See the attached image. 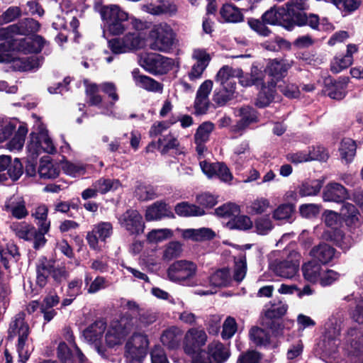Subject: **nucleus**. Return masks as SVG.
<instances>
[{
    "label": "nucleus",
    "instance_id": "nucleus-6",
    "mask_svg": "<svg viewBox=\"0 0 363 363\" xmlns=\"http://www.w3.org/2000/svg\"><path fill=\"white\" fill-rule=\"evenodd\" d=\"M51 276L55 281L61 283L66 280L69 272L64 266H55V262L45 257L38 259L36 263V283L40 287H44Z\"/></svg>",
    "mask_w": 363,
    "mask_h": 363
},
{
    "label": "nucleus",
    "instance_id": "nucleus-7",
    "mask_svg": "<svg viewBox=\"0 0 363 363\" xmlns=\"http://www.w3.org/2000/svg\"><path fill=\"white\" fill-rule=\"evenodd\" d=\"M308 8L307 0H291L286 4V13H291V23L293 26H309L313 29H318L319 25V18L317 15H307L304 10Z\"/></svg>",
    "mask_w": 363,
    "mask_h": 363
},
{
    "label": "nucleus",
    "instance_id": "nucleus-26",
    "mask_svg": "<svg viewBox=\"0 0 363 363\" xmlns=\"http://www.w3.org/2000/svg\"><path fill=\"white\" fill-rule=\"evenodd\" d=\"M43 62V58L38 56L13 59L10 56L9 61H6L5 62H11V67L15 71L28 72L38 69L41 66Z\"/></svg>",
    "mask_w": 363,
    "mask_h": 363
},
{
    "label": "nucleus",
    "instance_id": "nucleus-23",
    "mask_svg": "<svg viewBox=\"0 0 363 363\" xmlns=\"http://www.w3.org/2000/svg\"><path fill=\"white\" fill-rule=\"evenodd\" d=\"M184 240L203 242L213 239L216 234L209 228L177 229Z\"/></svg>",
    "mask_w": 363,
    "mask_h": 363
},
{
    "label": "nucleus",
    "instance_id": "nucleus-29",
    "mask_svg": "<svg viewBox=\"0 0 363 363\" xmlns=\"http://www.w3.org/2000/svg\"><path fill=\"white\" fill-rule=\"evenodd\" d=\"M5 208L7 211L18 219H22L28 215V211L26 208V202L23 198L19 195H13L5 203Z\"/></svg>",
    "mask_w": 363,
    "mask_h": 363
},
{
    "label": "nucleus",
    "instance_id": "nucleus-30",
    "mask_svg": "<svg viewBox=\"0 0 363 363\" xmlns=\"http://www.w3.org/2000/svg\"><path fill=\"white\" fill-rule=\"evenodd\" d=\"M207 349L214 363H224L230 356L229 346L219 341L211 342L208 344Z\"/></svg>",
    "mask_w": 363,
    "mask_h": 363
},
{
    "label": "nucleus",
    "instance_id": "nucleus-63",
    "mask_svg": "<svg viewBox=\"0 0 363 363\" xmlns=\"http://www.w3.org/2000/svg\"><path fill=\"white\" fill-rule=\"evenodd\" d=\"M173 235L170 229H155L151 230L147 235V238L150 242H160Z\"/></svg>",
    "mask_w": 363,
    "mask_h": 363
},
{
    "label": "nucleus",
    "instance_id": "nucleus-9",
    "mask_svg": "<svg viewBox=\"0 0 363 363\" xmlns=\"http://www.w3.org/2000/svg\"><path fill=\"white\" fill-rule=\"evenodd\" d=\"M134 320L132 318L123 316L120 320L113 321L105 335L106 343L109 347L121 345L126 336L133 330Z\"/></svg>",
    "mask_w": 363,
    "mask_h": 363
},
{
    "label": "nucleus",
    "instance_id": "nucleus-15",
    "mask_svg": "<svg viewBox=\"0 0 363 363\" xmlns=\"http://www.w3.org/2000/svg\"><path fill=\"white\" fill-rule=\"evenodd\" d=\"M173 60L156 53H145L140 58V65L151 73L164 74L172 68Z\"/></svg>",
    "mask_w": 363,
    "mask_h": 363
},
{
    "label": "nucleus",
    "instance_id": "nucleus-45",
    "mask_svg": "<svg viewBox=\"0 0 363 363\" xmlns=\"http://www.w3.org/2000/svg\"><path fill=\"white\" fill-rule=\"evenodd\" d=\"M357 145L350 138H345L342 140L339 148L341 159L346 163H350L356 154Z\"/></svg>",
    "mask_w": 363,
    "mask_h": 363
},
{
    "label": "nucleus",
    "instance_id": "nucleus-4",
    "mask_svg": "<svg viewBox=\"0 0 363 363\" xmlns=\"http://www.w3.org/2000/svg\"><path fill=\"white\" fill-rule=\"evenodd\" d=\"M27 150L32 159L36 158L41 152L53 154L56 147L48 135L45 127L40 121L34 125V130L30 134Z\"/></svg>",
    "mask_w": 363,
    "mask_h": 363
},
{
    "label": "nucleus",
    "instance_id": "nucleus-21",
    "mask_svg": "<svg viewBox=\"0 0 363 363\" xmlns=\"http://www.w3.org/2000/svg\"><path fill=\"white\" fill-rule=\"evenodd\" d=\"M213 84V81L207 79L199 87L194 102L196 112L198 114L205 113L207 111L209 104L208 96L212 91Z\"/></svg>",
    "mask_w": 363,
    "mask_h": 363
},
{
    "label": "nucleus",
    "instance_id": "nucleus-31",
    "mask_svg": "<svg viewBox=\"0 0 363 363\" xmlns=\"http://www.w3.org/2000/svg\"><path fill=\"white\" fill-rule=\"evenodd\" d=\"M310 255L322 264H328L337 257L335 248L325 242L315 246L311 250Z\"/></svg>",
    "mask_w": 363,
    "mask_h": 363
},
{
    "label": "nucleus",
    "instance_id": "nucleus-51",
    "mask_svg": "<svg viewBox=\"0 0 363 363\" xmlns=\"http://www.w3.org/2000/svg\"><path fill=\"white\" fill-rule=\"evenodd\" d=\"M249 335L251 341L257 346H266L269 343V335L262 328H252Z\"/></svg>",
    "mask_w": 363,
    "mask_h": 363
},
{
    "label": "nucleus",
    "instance_id": "nucleus-19",
    "mask_svg": "<svg viewBox=\"0 0 363 363\" xmlns=\"http://www.w3.org/2000/svg\"><path fill=\"white\" fill-rule=\"evenodd\" d=\"M40 23L33 18H26L18 23L0 28V40L11 38L12 35H26L38 31Z\"/></svg>",
    "mask_w": 363,
    "mask_h": 363
},
{
    "label": "nucleus",
    "instance_id": "nucleus-14",
    "mask_svg": "<svg viewBox=\"0 0 363 363\" xmlns=\"http://www.w3.org/2000/svg\"><path fill=\"white\" fill-rule=\"evenodd\" d=\"M301 255L291 252L286 259L275 260L270 264V269L277 275L284 279H291L298 272Z\"/></svg>",
    "mask_w": 363,
    "mask_h": 363
},
{
    "label": "nucleus",
    "instance_id": "nucleus-43",
    "mask_svg": "<svg viewBox=\"0 0 363 363\" xmlns=\"http://www.w3.org/2000/svg\"><path fill=\"white\" fill-rule=\"evenodd\" d=\"M347 81V79L344 78L332 82L327 87V94L333 99H342L346 95Z\"/></svg>",
    "mask_w": 363,
    "mask_h": 363
},
{
    "label": "nucleus",
    "instance_id": "nucleus-40",
    "mask_svg": "<svg viewBox=\"0 0 363 363\" xmlns=\"http://www.w3.org/2000/svg\"><path fill=\"white\" fill-rule=\"evenodd\" d=\"M323 268L315 261H310L302 267L303 274L311 283L319 281Z\"/></svg>",
    "mask_w": 363,
    "mask_h": 363
},
{
    "label": "nucleus",
    "instance_id": "nucleus-53",
    "mask_svg": "<svg viewBox=\"0 0 363 363\" xmlns=\"http://www.w3.org/2000/svg\"><path fill=\"white\" fill-rule=\"evenodd\" d=\"M94 184L95 187L100 194H106L111 190H116L120 186L118 180L101 178L96 181Z\"/></svg>",
    "mask_w": 363,
    "mask_h": 363
},
{
    "label": "nucleus",
    "instance_id": "nucleus-22",
    "mask_svg": "<svg viewBox=\"0 0 363 363\" xmlns=\"http://www.w3.org/2000/svg\"><path fill=\"white\" fill-rule=\"evenodd\" d=\"M106 325L103 320H98L91 324L89 328L84 330L83 335L89 342L94 343L95 349L102 357H106L104 351L97 345L100 341L106 330Z\"/></svg>",
    "mask_w": 363,
    "mask_h": 363
},
{
    "label": "nucleus",
    "instance_id": "nucleus-32",
    "mask_svg": "<svg viewBox=\"0 0 363 363\" xmlns=\"http://www.w3.org/2000/svg\"><path fill=\"white\" fill-rule=\"evenodd\" d=\"M132 76L135 85L147 91L161 92L162 91V85L152 78L140 74L138 69H135L132 72Z\"/></svg>",
    "mask_w": 363,
    "mask_h": 363
},
{
    "label": "nucleus",
    "instance_id": "nucleus-28",
    "mask_svg": "<svg viewBox=\"0 0 363 363\" xmlns=\"http://www.w3.org/2000/svg\"><path fill=\"white\" fill-rule=\"evenodd\" d=\"M18 257V250L13 242L6 239L0 240V257L6 269L9 268L10 262H16Z\"/></svg>",
    "mask_w": 363,
    "mask_h": 363
},
{
    "label": "nucleus",
    "instance_id": "nucleus-49",
    "mask_svg": "<svg viewBox=\"0 0 363 363\" xmlns=\"http://www.w3.org/2000/svg\"><path fill=\"white\" fill-rule=\"evenodd\" d=\"M323 184V180L313 179L304 182L299 188V194L302 196L317 195Z\"/></svg>",
    "mask_w": 363,
    "mask_h": 363
},
{
    "label": "nucleus",
    "instance_id": "nucleus-3",
    "mask_svg": "<svg viewBox=\"0 0 363 363\" xmlns=\"http://www.w3.org/2000/svg\"><path fill=\"white\" fill-rule=\"evenodd\" d=\"M100 14L104 22V38L106 32L112 35H119L128 29L129 16L118 5L110 4L102 6Z\"/></svg>",
    "mask_w": 363,
    "mask_h": 363
},
{
    "label": "nucleus",
    "instance_id": "nucleus-59",
    "mask_svg": "<svg viewBox=\"0 0 363 363\" xmlns=\"http://www.w3.org/2000/svg\"><path fill=\"white\" fill-rule=\"evenodd\" d=\"M238 330V325L235 319L228 316L223 323L221 337L223 340H229L233 337Z\"/></svg>",
    "mask_w": 363,
    "mask_h": 363
},
{
    "label": "nucleus",
    "instance_id": "nucleus-61",
    "mask_svg": "<svg viewBox=\"0 0 363 363\" xmlns=\"http://www.w3.org/2000/svg\"><path fill=\"white\" fill-rule=\"evenodd\" d=\"M16 129V124L15 123L0 118V143L10 138Z\"/></svg>",
    "mask_w": 363,
    "mask_h": 363
},
{
    "label": "nucleus",
    "instance_id": "nucleus-39",
    "mask_svg": "<svg viewBox=\"0 0 363 363\" xmlns=\"http://www.w3.org/2000/svg\"><path fill=\"white\" fill-rule=\"evenodd\" d=\"M14 132L13 137L6 143V146L10 151H19L24 145L28 128L24 125H20Z\"/></svg>",
    "mask_w": 363,
    "mask_h": 363
},
{
    "label": "nucleus",
    "instance_id": "nucleus-20",
    "mask_svg": "<svg viewBox=\"0 0 363 363\" xmlns=\"http://www.w3.org/2000/svg\"><path fill=\"white\" fill-rule=\"evenodd\" d=\"M291 13H286L284 7L278 9L272 8L262 15L264 23L269 25H281L287 30H292L294 26L291 23Z\"/></svg>",
    "mask_w": 363,
    "mask_h": 363
},
{
    "label": "nucleus",
    "instance_id": "nucleus-46",
    "mask_svg": "<svg viewBox=\"0 0 363 363\" xmlns=\"http://www.w3.org/2000/svg\"><path fill=\"white\" fill-rule=\"evenodd\" d=\"M175 212L179 216H201L205 213L203 208L187 202H182L176 205Z\"/></svg>",
    "mask_w": 363,
    "mask_h": 363
},
{
    "label": "nucleus",
    "instance_id": "nucleus-34",
    "mask_svg": "<svg viewBox=\"0 0 363 363\" xmlns=\"http://www.w3.org/2000/svg\"><path fill=\"white\" fill-rule=\"evenodd\" d=\"M182 331L177 327H172L164 330L161 335V342L169 349L178 348L182 339Z\"/></svg>",
    "mask_w": 363,
    "mask_h": 363
},
{
    "label": "nucleus",
    "instance_id": "nucleus-1",
    "mask_svg": "<svg viewBox=\"0 0 363 363\" xmlns=\"http://www.w3.org/2000/svg\"><path fill=\"white\" fill-rule=\"evenodd\" d=\"M343 320V312L337 311L324 324L323 336L316 350L320 358L327 363L338 362L337 346Z\"/></svg>",
    "mask_w": 363,
    "mask_h": 363
},
{
    "label": "nucleus",
    "instance_id": "nucleus-35",
    "mask_svg": "<svg viewBox=\"0 0 363 363\" xmlns=\"http://www.w3.org/2000/svg\"><path fill=\"white\" fill-rule=\"evenodd\" d=\"M48 208L45 204H38L31 211V216L34 218L40 229L48 232L50 228V221L48 218Z\"/></svg>",
    "mask_w": 363,
    "mask_h": 363
},
{
    "label": "nucleus",
    "instance_id": "nucleus-2",
    "mask_svg": "<svg viewBox=\"0 0 363 363\" xmlns=\"http://www.w3.org/2000/svg\"><path fill=\"white\" fill-rule=\"evenodd\" d=\"M242 69H233L225 65L223 66L216 75L215 81L219 84V88L214 90L212 100L217 106H225L229 101L235 99L236 77H240Z\"/></svg>",
    "mask_w": 363,
    "mask_h": 363
},
{
    "label": "nucleus",
    "instance_id": "nucleus-55",
    "mask_svg": "<svg viewBox=\"0 0 363 363\" xmlns=\"http://www.w3.org/2000/svg\"><path fill=\"white\" fill-rule=\"evenodd\" d=\"M288 310V305L282 301L272 304L266 311L265 316L269 319L279 318L283 316Z\"/></svg>",
    "mask_w": 363,
    "mask_h": 363
},
{
    "label": "nucleus",
    "instance_id": "nucleus-8",
    "mask_svg": "<svg viewBox=\"0 0 363 363\" xmlns=\"http://www.w3.org/2000/svg\"><path fill=\"white\" fill-rule=\"evenodd\" d=\"M9 331L11 335H18L17 350L21 361L25 362L28 359L32 348L26 344L29 328L24 321L23 313H18L15 316L10 324Z\"/></svg>",
    "mask_w": 363,
    "mask_h": 363
},
{
    "label": "nucleus",
    "instance_id": "nucleus-48",
    "mask_svg": "<svg viewBox=\"0 0 363 363\" xmlns=\"http://www.w3.org/2000/svg\"><path fill=\"white\" fill-rule=\"evenodd\" d=\"M15 235L25 240H30L32 233H35V227L26 222H15L10 226Z\"/></svg>",
    "mask_w": 363,
    "mask_h": 363
},
{
    "label": "nucleus",
    "instance_id": "nucleus-16",
    "mask_svg": "<svg viewBox=\"0 0 363 363\" xmlns=\"http://www.w3.org/2000/svg\"><path fill=\"white\" fill-rule=\"evenodd\" d=\"M118 223L128 234L138 235L145 229V223L140 213L134 209H128L118 217Z\"/></svg>",
    "mask_w": 363,
    "mask_h": 363
},
{
    "label": "nucleus",
    "instance_id": "nucleus-17",
    "mask_svg": "<svg viewBox=\"0 0 363 363\" xmlns=\"http://www.w3.org/2000/svg\"><path fill=\"white\" fill-rule=\"evenodd\" d=\"M113 233V227L109 222H101L94 225L92 230L86 235V240L90 248L99 251L101 249L100 242H105Z\"/></svg>",
    "mask_w": 363,
    "mask_h": 363
},
{
    "label": "nucleus",
    "instance_id": "nucleus-11",
    "mask_svg": "<svg viewBox=\"0 0 363 363\" xmlns=\"http://www.w3.org/2000/svg\"><path fill=\"white\" fill-rule=\"evenodd\" d=\"M150 38L153 40L150 48L160 52H168L174 43V33L167 23L155 25L150 32Z\"/></svg>",
    "mask_w": 363,
    "mask_h": 363
},
{
    "label": "nucleus",
    "instance_id": "nucleus-13",
    "mask_svg": "<svg viewBox=\"0 0 363 363\" xmlns=\"http://www.w3.org/2000/svg\"><path fill=\"white\" fill-rule=\"evenodd\" d=\"M16 35H12L11 38H5L0 43V62L9 61L10 55L8 53L11 51H18L23 53H30L33 50H36L33 45H31L32 39L27 38H16ZM40 47H38L39 49Z\"/></svg>",
    "mask_w": 363,
    "mask_h": 363
},
{
    "label": "nucleus",
    "instance_id": "nucleus-57",
    "mask_svg": "<svg viewBox=\"0 0 363 363\" xmlns=\"http://www.w3.org/2000/svg\"><path fill=\"white\" fill-rule=\"evenodd\" d=\"M182 252V244L178 241H172L165 246L162 257L164 259L169 261L179 257Z\"/></svg>",
    "mask_w": 363,
    "mask_h": 363
},
{
    "label": "nucleus",
    "instance_id": "nucleus-10",
    "mask_svg": "<svg viewBox=\"0 0 363 363\" xmlns=\"http://www.w3.org/2000/svg\"><path fill=\"white\" fill-rule=\"evenodd\" d=\"M344 350L347 353L345 363H363V333L357 328L348 330Z\"/></svg>",
    "mask_w": 363,
    "mask_h": 363
},
{
    "label": "nucleus",
    "instance_id": "nucleus-54",
    "mask_svg": "<svg viewBox=\"0 0 363 363\" xmlns=\"http://www.w3.org/2000/svg\"><path fill=\"white\" fill-rule=\"evenodd\" d=\"M157 145L161 153L166 154L170 150L177 149L179 145V143L176 138L169 134L164 136L163 138H160Z\"/></svg>",
    "mask_w": 363,
    "mask_h": 363
},
{
    "label": "nucleus",
    "instance_id": "nucleus-58",
    "mask_svg": "<svg viewBox=\"0 0 363 363\" xmlns=\"http://www.w3.org/2000/svg\"><path fill=\"white\" fill-rule=\"evenodd\" d=\"M246 272V258L245 255H240L239 257L235 259L233 279L237 282H240L245 277Z\"/></svg>",
    "mask_w": 363,
    "mask_h": 363
},
{
    "label": "nucleus",
    "instance_id": "nucleus-60",
    "mask_svg": "<svg viewBox=\"0 0 363 363\" xmlns=\"http://www.w3.org/2000/svg\"><path fill=\"white\" fill-rule=\"evenodd\" d=\"M213 128L214 125L212 123L206 122L202 123L195 133V143H206L208 140L210 133L213 130Z\"/></svg>",
    "mask_w": 363,
    "mask_h": 363
},
{
    "label": "nucleus",
    "instance_id": "nucleus-56",
    "mask_svg": "<svg viewBox=\"0 0 363 363\" xmlns=\"http://www.w3.org/2000/svg\"><path fill=\"white\" fill-rule=\"evenodd\" d=\"M352 62L353 57L346 55L336 56L331 62L330 69L333 73H339L350 67Z\"/></svg>",
    "mask_w": 363,
    "mask_h": 363
},
{
    "label": "nucleus",
    "instance_id": "nucleus-41",
    "mask_svg": "<svg viewBox=\"0 0 363 363\" xmlns=\"http://www.w3.org/2000/svg\"><path fill=\"white\" fill-rule=\"evenodd\" d=\"M220 14L224 21L228 23H238L243 20L240 9L230 4H224L220 9Z\"/></svg>",
    "mask_w": 363,
    "mask_h": 363
},
{
    "label": "nucleus",
    "instance_id": "nucleus-47",
    "mask_svg": "<svg viewBox=\"0 0 363 363\" xmlns=\"http://www.w3.org/2000/svg\"><path fill=\"white\" fill-rule=\"evenodd\" d=\"M239 111L241 118L237 125L238 129H244L250 124L257 122V111L252 107H242Z\"/></svg>",
    "mask_w": 363,
    "mask_h": 363
},
{
    "label": "nucleus",
    "instance_id": "nucleus-24",
    "mask_svg": "<svg viewBox=\"0 0 363 363\" xmlns=\"http://www.w3.org/2000/svg\"><path fill=\"white\" fill-rule=\"evenodd\" d=\"M57 354L63 363H72L74 358H77L80 363H84L86 360L85 356L76 345L69 347L64 342L59 344Z\"/></svg>",
    "mask_w": 363,
    "mask_h": 363
},
{
    "label": "nucleus",
    "instance_id": "nucleus-25",
    "mask_svg": "<svg viewBox=\"0 0 363 363\" xmlns=\"http://www.w3.org/2000/svg\"><path fill=\"white\" fill-rule=\"evenodd\" d=\"M347 190L340 184L331 182L328 184L323 191L324 201L340 203L348 198Z\"/></svg>",
    "mask_w": 363,
    "mask_h": 363
},
{
    "label": "nucleus",
    "instance_id": "nucleus-27",
    "mask_svg": "<svg viewBox=\"0 0 363 363\" xmlns=\"http://www.w3.org/2000/svg\"><path fill=\"white\" fill-rule=\"evenodd\" d=\"M142 10L153 15L174 14L177 8L176 5L167 0H152L151 2L143 4Z\"/></svg>",
    "mask_w": 363,
    "mask_h": 363
},
{
    "label": "nucleus",
    "instance_id": "nucleus-62",
    "mask_svg": "<svg viewBox=\"0 0 363 363\" xmlns=\"http://www.w3.org/2000/svg\"><path fill=\"white\" fill-rule=\"evenodd\" d=\"M62 169L68 175L78 177L85 173V167L82 163H73L65 161L62 164Z\"/></svg>",
    "mask_w": 363,
    "mask_h": 363
},
{
    "label": "nucleus",
    "instance_id": "nucleus-52",
    "mask_svg": "<svg viewBox=\"0 0 363 363\" xmlns=\"http://www.w3.org/2000/svg\"><path fill=\"white\" fill-rule=\"evenodd\" d=\"M135 196L141 201L152 200L157 196L155 189L150 185L138 184L135 190Z\"/></svg>",
    "mask_w": 363,
    "mask_h": 363
},
{
    "label": "nucleus",
    "instance_id": "nucleus-44",
    "mask_svg": "<svg viewBox=\"0 0 363 363\" xmlns=\"http://www.w3.org/2000/svg\"><path fill=\"white\" fill-rule=\"evenodd\" d=\"M232 281L230 271L228 268L217 269L209 277V282L212 286L223 287L228 286Z\"/></svg>",
    "mask_w": 363,
    "mask_h": 363
},
{
    "label": "nucleus",
    "instance_id": "nucleus-18",
    "mask_svg": "<svg viewBox=\"0 0 363 363\" xmlns=\"http://www.w3.org/2000/svg\"><path fill=\"white\" fill-rule=\"evenodd\" d=\"M207 342V335L203 330L189 329L184 335L183 349L190 356L195 355Z\"/></svg>",
    "mask_w": 363,
    "mask_h": 363
},
{
    "label": "nucleus",
    "instance_id": "nucleus-5",
    "mask_svg": "<svg viewBox=\"0 0 363 363\" xmlns=\"http://www.w3.org/2000/svg\"><path fill=\"white\" fill-rule=\"evenodd\" d=\"M197 272V265L189 260L181 259L173 262L167 269L168 279L174 283L186 286L201 284L194 278Z\"/></svg>",
    "mask_w": 363,
    "mask_h": 363
},
{
    "label": "nucleus",
    "instance_id": "nucleus-12",
    "mask_svg": "<svg viewBox=\"0 0 363 363\" xmlns=\"http://www.w3.org/2000/svg\"><path fill=\"white\" fill-rule=\"evenodd\" d=\"M149 345L146 335L134 333L125 343V357L127 363H143Z\"/></svg>",
    "mask_w": 363,
    "mask_h": 363
},
{
    "label": "nucleus",
    "instance_id": "nucleus-37",
    "mask_svg": "<svg viewBox=\"0 0 363 363\" xmlns=\"http://www.w3.org/2000/svg\"><path fill=\"white\" fill-rule=\"evenodd\" d=\"M291 67V63L285 60L270 62L267 66V72L272 77V82L282 79Z\"/></svg>",
    "mask_w": 363,
    "mask_h": 363
},
{
    "label": "nucleus",
    "instance_id": "nucleus-50",
    "mask_svg": "<svg viewBox=\"0 0 363 363\" xmlns=\"http://www.w3.org/2000/svg\"><path fill=\"white\" fill-rule=\"evenodd\" d=\"M249 157V144L247 142H242L235 147L231 159L235 162V164L239 167H241Z\"/></svg>",
    "mask_w": 363,
    "mask_h": 363
},
{
    "label": "nucleus",
    "instance_id": "nucleus-38",
    "mask_svg": "<svg viewBox=\"0 0 363 363\" xmlns=\"http://www.w3.org/2000/svg\"><path fill=\"white\" fill-rule=\"evenodd\" d=\"M277 82H270L267 86L262 85L258 94L255 105L259 108L268 106L274 99Z\"/></svg>",
    "mask_w": 363,
    "mask_h": 363
},
{
    "label": "nucleus",
    "instance_id": "nucleus-33",
    "mask_svg": "<svg viewBox=\"0 0 363 363\" xmlns=\"http://www.w3.org/2000/svg\"><path fill=\"white\" fill-rule=\"evenodd\" d=\"M171 214L169 208L164 202L156 201L147 208L145 217L147 221H152L169 217Z\"/></svg>",
    "mask_w": 363,
    "mask_h": 363
},
{
    "label": "nucleus",
    "instance_id": "nucleus-42",
    "mask_svg": "<svg viewBox=\"0 0 363 363\" xmlns=\"http://www.w3.org/2000/svg\"><path fill=\"white\" fill-rule=\"evenodd\" d=\"M123 38L128 52L140 49L145 43V35L140 32L128 33Z\"/></svg>",
    "mask_w": 363,
    "mask_h": 363
},
{
    "label": "nucleus",
    "instance_id": "nucleus-64",
    "mask_svg": "<svg viewBox=\"0 0 363 363\" xmlns=\"http://www.w3.org/2000/svg\"><path fill=\"white\" fill-rule=\"evenodd\" d=\"M277 86V89L287 98L294 99L299 96L300 91L295 84L281 82Z\"/></svg>",
    "mask_w": 363,
    "mask_h": 363
},
{
    "label": "nucleus",
    "instance_id": "nucleus-36",
    "mask_svg": "<svg viewBox=\"0 0 363 363\" xmlns=\"http://www.w3.org/2000/svg\"><path fill=\"white\" fill-rule=\"evenodd\" d=\"M60 169L57 163L51 161L48 157L40 160L38 174L43 179H55L58 177Z\"/></svg>",
    "mask_w": 363,
    "mask_h": 363
}]
</instances>
